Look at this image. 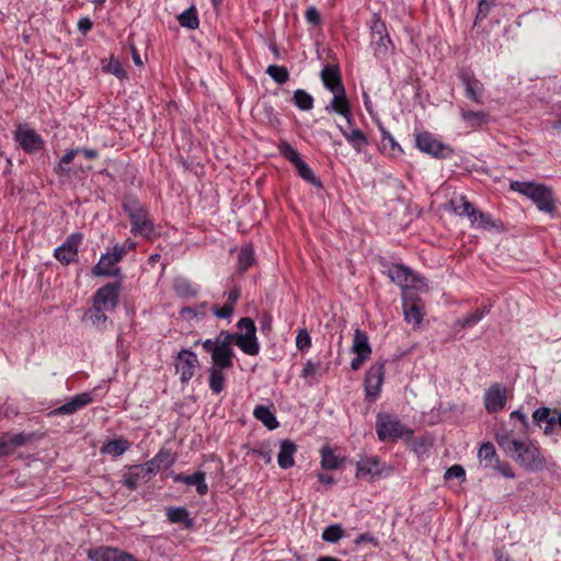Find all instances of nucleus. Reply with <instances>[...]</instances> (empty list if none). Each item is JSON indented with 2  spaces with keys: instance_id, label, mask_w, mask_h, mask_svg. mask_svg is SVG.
Returning <instances> with one entry per match:
<instances>
[{
  "instance_id": "nucleus-1",
  "label": "nucleus",
  "mask_w": 561,
  "mask_h": 561,
  "mask_svg": "<svg viewBox=\"0 0 561 561\" xmlns=\"http://www.w3.org/2000/svg\"><path fill=\"white\" fill-rule=\"evenodd\" d=\"M495 440L502 450L525 470L538 472L546 468V458L539 447L530 439H519L513 430H499Z\"/></svg>"
},
{
  "instance_id": "nucleus-2",
  "label": "nucleus",
  "mask_w": 561,
  "mask_h": 561,
  "mask_svg": "<svg viewBox=\"0 0 561 561\" xmlns=\"http://www.w3.org/2000/svg\"><path fill=\"white\" fill-rule=\"evenodd\" d=\"M240 332L230 333L231 343H236L242 352L254 356L260 352V344L256 339V327L250 318H242L237 324Z\"/></svg>"
},
{
  "instance_id": "nucleus-3",
  "label": "nucleus",
  "mask_w": 561,
  "mask_h": 561,
  "mask_svg": "<svg viewBox=\"0 0 561 561\" xmlns=\"http://www.w3.org/2000/svg\"><path fill=\"white\" fill-rule=\"evenodd\" d=\"M124 209L130 218L134 232L145 237L152 233V225L147 219V213L138 201L127 199L124 203Z\"/></svg>"
},
{
  "instance_id": "nucleus-4",
  "label": "nucleus",
  "mask_w": 561,
  "mask_h": 561,
  "mask_svg": "<svg viewBox=\"0 0 561 561\" xmlns=\"http://www.w3.org/2000/svg\"><path fill=\"white\" fill-rule=\"evenodd\" d=\"M231 345L232 343L230 333L227 331H221L218 334L217 348L214 350V354L211 355L213 366L224 368L232 367L233 350Z\"/></svg>"
},
{
  "instance_id": "nucleus-5",
  "label": "nucleus",
  "mask_w": 561,
  "mask_h": 561,
  "mask_svg": "<svg viewBox=\"0 0 561 561\" xmlns=\"http://www.w3.org/2000/svg\"><path fill=\"white\" fill-rule=\"evenodd\" d=\"M125 254V249L115 245L112 252L105 253L101 256L99 263L93 267V274L96 276H116L119 268L114 265L118 263Z\"/></svg>"
},
{
  "instance_id": "nucleus-6",
  "label": "nucleus",
  "mask_w": 561,
  "mask_h": 561,
  "mask_svg": "<svg viewBox=\"0 0 561 561\" xmlns=\"http://www.w3.org/2000/svg\"><path fill=\"white\" fill-rule=\"evenodd\" d=\"M407 432L405 426L397 419L385 416L378 420L377 434L380 440H394L401 438Z\"/></svg>"
},
{
  "instance_id": "nucleus-7",
  "label": "nucleus",
  "mask_w": 561,
  "mask_h": 561,
  "mask_svg": "<svg viewBox=\"0 0 561 561\" xmlns=\"http://www.w3.org/2000/svg\"><path fill=\"white\" fill-rule=\"evenodd\" d=\"M35 437L34 433H4L0 436V457L13 454Z\"/></svg>"
},
{
  "instance_id": "nucleus-8",
  "label": "nucleus",
  "mask_w": 561,
  "mask_h": 561,
  "mask_svg": "<svg viewBox=\"0 0 561 561\" xmlns=\"http://www.w3.org/2000/svg\"><path fill=\"white\" fill-rule=\"evenodd\" d=\"M417 148L438 158H446L451 154L453 150L443 144H440L437 139H435L431 134L423 133L416 135L415 138Z\"/></svg>"
},
{
  "instance_id": "nucleus-9",
  "label": "nucleus",
  "mask_w": 561,
  "mask_h": 561,
  "mask_svg": "<svg viewBox=\"0 0 561 561\" xmlns=\"http://www.w3.org/2000/svg\"><path fill=\"white\" fill-rule=\"evenodd\" d=\"M197 366L198 359L193 352L188 350H182L179 352L175 362V369L176 373L180 374V379L182 382H187L192 379Z\"/></svg>"
},
{
  "instance_id": "nucleus-10",
  "label": "nucleus",
  "mask_w": 561,
  "mask_h": 561,
  "mask_svg": "<svg viewBox=\"0 0 561 561\" xmlns=\"http://www.w3.org/2000/svg\"><path fill=\"white\" fill-rule=\"evenodd\" d=\"M385 378V364L374 363L365 376V391L368 397L376 398L381 389Z\"/></svg>"
},
{
  "instance_id": "nucleus-11",
  "label": "nucleus",
  "mask_w": 561,
  "mask_h": 561,
  "mask_svg": "<svg viewBox=\"0 0 561 561\" xmlns=\"http://www.w3.org/2000/svg\"><path fill=\"white\" fill-rule=\"evenodd\" d=\"M119 284H107L101 287L94 295L93 305L108 311L113 310L118 302Z\"/></svg>"
},
{
  "instance_id": "nucleus-12",
  "label": "nucleus",
  "mask_w": 561,
  "mask_h": 561,
  "mask_svg": "<svg viewBox=\"0 0 561 561\" xmlns=\"http://www.w3.org/2000/svg\"><path fill=\"white\" fill-rule=\"evenodd\" d=\"M403 313L408 323L419 327L423 319V306L414 293H405L403 296Z\"/></svg>"
},
{
  "instance_id": "nucleus-13",
  "label": "nucleus",
  "mask_w": 561,
  "mask_h": 561,
  "mask_svg": "<svg viewBox=\"0 0 561 561\" xmlns=\"http://www.w3.org/2000/svg\"><path fill=\"white\" fill-rule=\"evenodd\" d=\"M82 241V234L72 233L64 244L55 250V257L64 264L72 262L78 254V247Z\"/></svg>"
},
{
  "instance_id": "nucleus-14",
  "label": "nucleus",
  "mask_w": 561,
  "mask_h": 561,
  "mask_svg": "<svg viewBox=\"0 0 561 561\" xmlns=\"http://www.w3.org/2000/svg\"><path fill=\"white\" fill-rule=\"evenodd\" d=\"M506 401V389L499 383L492 385L485 392L484 405L490 413L502 410Z\"/></svg>"
},
{
  "instance_id": "nucleus-15",
  "label": "nucleus",
  "mask_w": 561,
  "mask_h": 561,
  "mask_svg": "<svg viewBox=\"0 0 561 561\" xmlns=\"http://www.w3.org/2000/svg\"><path fill=\"white\" fill-rule=\"evenodd\" d=\"M16 139L26 151L39 150L43 145L41 137L31 128L19 127Z\"/></svg>"
},
{
  "instance_id": "nucleus-16",
  "label": "nucleus",
  "mask_w": 561,
  "mask_h": 561,
  "mask_svg": "<svg viewBox=\"0 0 561 561\" xmlns=\"http://www.w3.org/2000/svg\"><path fill=\"white\" fill-rule=\"evenodd\" d=\"M334 94L330 105L327 106V110H332L335 113L341 114L348 124L352 121V112L350 102L346 98L345 89H340L336 92H332Z\"/></svg>"
},
{
  "instance_id": "nucleus-17",
  "label": "nucleus",
  "mask_w": 561,
  "mask_h": 561,
  "mask_svg": "<svg viewBox=\"0 0 561 561\" xmlns=\"http://www.w3.org/2000/svg\"><path fill=\"white\" fill-rule=\"evenodd\" d=\"M531 201L537 205V207L541 211L552 214L556 209V203L552 195V191L551 188L545 185L539 186L538 192L535 194Z\"/></svg>"
},
{
  "instance_id": "nucleus-18",
  "label": "nucleus",
  "mask_w": 561,
  "mask_h": 561,
  "mask_svg": "<svg viewBox=\"0 0 561 561\" xmlns=\"http://www.w3.org/2000/svg\"><path fill=\"white\" fill-rule=\"evenodd\" d=\"M459 202L460 205L455 206V210L459 211L460 215L468 216L472 224H476L479 218L480 226L486 227L489 225V217L483 213H478L472 206V204L468 202L465 196H460Z\"/></svg>"
},
{
  "instance_id": "nucleus-19",
  "label": "nucleus",
  "mask_w": 561,
  "mask_h": 561,
  "mask_svg": "<svg viewBox=\"0 0 561 561\" xmlns=\"http://www.w3.org/2000/svg\"><path fill=\"white\" fill-rule=\"evenodd\" d=\"M297 447L294 442L284 439L280 442V450L277 456L278 466L283 469H288L295 465L294 454Z\"/></svg>"
},
{
  "instance_id": "nucleus-20",
  "label": "nucleus",
  "mask_w": 561,
  "mask_h": 561,
  "mask_svg": "<svg viewBox=\"0 0 561 561\" xmlns=\"http://www.w3.org/2000/svg\"><path fill=\"white\" fill-rule=\"evenodd\" d=\"M321 79L327 89L331 92H336L344 89L337 68L325 66L321 71Z\"/></svg>"
},
{
  "instance_id": "nucleus-21",
  "label": "nucleus",
  "mask_w": 561,
  "mask_h": 561,
  "mask_svg": "<svg viewBox=\"0 0 561 561\" xmlns=\"http://www.w3.org/2000/svg\"><path fill=\"white\" fill-rule=\"evenodd\" d=\"M351 351L355 355H364L365 357H370L373 353L368 335L358 328L354 332Z\"/></svg>"
},
{
  "instance_id": "nucleus-22",
  "label": "nucleus",
  "mask_w": 561,
  "mask_h": 561,
  "mask_svg": "<svg viewBox=\"0 0 561 561\" xmlns=\"http://www.w3.org/2000/svg\"><path fill=\"white\" fill-rule=\"evenodd\" d=\"M91 402V396L89 393H81L72 398L69 402L54 410L55 414H72L78 409Z\"/></svg>"
},
{
  "instance_id": "nucleus-23",
  "label": "nucleus",
  "mask_w": 561,
  "mask_h": 561,
  "mask_svg": "<svg viewBox=\"0 0 561 561\" xmlns=\"http://www.w3.org/2000/svg\"><path fill=\"white\" fill-rule=\"evenodd\" d=\"M412 274L411 270L401 265H396L390 270L391 279L402 288V297L405 293H410L409 285Z\"/></svg>"
},
{
  "instance_id": "nucleus-24",
  "label": "nucleus",
  "mask_w": 561,
  "mask_h": 561,
  "mask_svg": "<svg viewBox=\"0 0 561 561\" xmlns=\"http://www.w3.org/2000/svg\"><path fill=\"white\" fill-rule=\"evenodd\" d=\"M341 133L345 137V139L354 147L357 152L363 150V147L367 144V138L358 128L345 129L342 126H339Z\"/></svg>"
},
{
  "instance_id": "nucleus-25",
  "label": "nucleus",
  "mask_w": 561,
  "mask_h": 561,
  "mask_svg": "<svg viewBox=\"0 0 561 561\" xmlns=\"http://www.w3.org/2000/svg\"><path fill=\"white\" fill-rule=\"evenodd\" d=\"M380 474V462L375 458L359 463L356 471L357 478L369 477V480H373L374 477H378Z\"/></svg>"
},
{
  "instance_id": "nucleus-26",
  "label": "nucleus",
  "mask_w": 561,
  "mask_h": 561,
  "mask_svg": "<svg viewBox=\"0 0 561 561\" xmlns=\"http://www.w3.org/2000/svg\"><path fill=\"white\" fill-rule=\"evenodd\" d=\"M224 367L211 366L209 368V388L216 394L220 393L225 388V370Z\"/></svg>"
},
{
  "instance_id": "nucleus-27",
  "label": "nucleus",
  "mask_w": 561,
  "mask_h": 561,
  "mask_svg": "<svg viewBox=\"0 0 561 561\" xmlns=\"http://www.w3.org/2000/svg\"><path fill=\"white\" fill-rule=\"evenodd\" d=\"M178 481H182L187 485L196 486V491L199 495H205L208 492V486L205 483V473L195 472L192 476L178 477Z\"/></svg>"
},
{
  "instance_id": "nucleus-28",
  "label": "nucleus",
  "mask_w": 561,
  "mask_h": 561,
  "mask_svg": "<svg viewBox=\"0 0 561 561\" xmlns=\"http://www.w3.org/2000/svg\"><path fill=\"white\" fill-rule=\"evenodd\" d=\"M254 416L261 421L268 430H275L278 426V422L272 411L264 407L257 405L253 412Z\"/></svg>"
},
{
  "instance_id": "nucleus-29",
  "label": "nucleus",
  "mask_w": 561,
  "mask_h": 561,
  "mask_svg": "<svg viewBox=\"0 0 561 561\" xmlns=\"http://www.w3.org/2000/svg\"><path fill=\"white\" fill-rule=\"evenodd\" d=\"M178 21L181 26L190 28V30H196L199 25V20L197 16V11L195 5H191L188 9H186L184 12H182L178 16Z\"/></svg>"
},
{
  "instance_id": "nucleus-30",
  "label": "nucleus",
  "mask_w": 561,
  "mask_h": 561,
  "mask_svg": "<svg viewBox=\"0 0 561 561\" xmlns=\"http://www.w3.org/2000/svg\"><path fill=\"white\" fill-rule=\"evenodd\" d=\"M174 290L182 298L193 297L197 294L196 287L186 278L180 277L174 280Z\"/></svg>"
},
{
  "instance_id": "nucleus-31",
  "label": "nucleus",
  "mask_w": 561,
  "mask_h": 561,
  "mask_svg": "<svg viewBox=\"0 0 561 561\" xmlns=\"http://www.w3.org/2000/svg\"><path fill=\"white\" fill-rule=\"evenodd\" d=\"M107 310L103 308H98V306L93 305V308L90 309L83 317L85 321H89L92 325L96 328H101L106 322L107 318L105 312Z\"/></svg>"
},
{
  "instance_id": "nucleus-32",
  "label": "nucleus",
  "mask_w": 561,
  "mask_h": 561,
  "mask_svg": "<svg viewBox=\"0 0 561 561\" xmlns=\"http://www.w3.org/2000/svg\"><path fill=\"white\" fill-rule=\"evenodd\" d=\"M298 172V174L310 184L316 187H322L321 181L314 175L313 171L308 167V164L301 160L296 165H294Z\"/></svg>"
},
{
  "instance_id": "nucleus-33",
  "label": "nucleus",
  "mask_w": 561,
  "mask_h": 561,
  "mask_svg": "<svg viewBox=\"0 0 561 561\" xmlns=\"http://www.w3.org/2000/svg\"><path fill=\"white\" fill-rule=\"evenodd\" d=\"M539 186L541 184H535L533 182H519L515 181L511 183V188L515 192H518L530 199L535 196V194L538 192Z\"/></svg>"
},
{
  "instance_id": "nucleus-34",
  "label": "nucleus",
  "mask_w": 561,
  "mask_h": 561,
  "mask_svg": "<svg viewBox=\"0 0 561 561\" xmlns=\"http://www.w3.org/2000/svg\"><path fill=\"white\" fill-rule=\"evenodd\" d=\"M128 448V442L125 439H114L108 442L102 447L103 454H108L112 456H119Z\"/></svg>"
},
{
  "instance_id": "nucleus-35",
  "label": "nucleus",
  "mask_w": 561,
  "mask_h": 561,
  "mask_svg": "<svg viewBox=\"0 0 561 561\" xmlns=\"http://www.w3.org/2000/svg\"><path fill=\"white\" fill-rule=\"evenodd\" d=\"M254 262L253 249L251 245L241 248L238 256V268L240 272H244Z\"/></svg>"
},
{
  "instance_id": "nucleus-36",
  "label": "nucleus",
  "mask_w": 561,
  "mask_h": 561,
  "mask_svg": "<svg viewBox=\"0 0 561 561\" xmlns=\"http://www.w3.org/2000/svg\"><path fill=\"white\" fill-rule=\"evenodd\" d=\"M294 102L302 111H309L313 106V98L300 89L294 92Z\"/></svg>"
},
{
  "instance_id": "nucleus-37",
  "label": "nucleus",
  "mask_w": 561,
  "mask_h": 561,
  "mask_svg": "<svg viewBox=\"0 0 561 561\" xmlns=\"http://www.w3.org/2000/svg\"><path fill=\"white\" fill-rule=\"evenodd\" d=\"M144 469L138 468L137 466L130 468V470L124 476V484L130 489L135 490L138 486L139 480H144V476L141 474Z\"/></svg>"
},
{
  "instance_id": "nucleus-38",
  "label": "nucleus",
  "mask_w": 561,
  "mask_h": 561,
  "mask_svg": "<svg viewBox=\"0 0 561 561\" xmlns=\"http://www.w3.org/2000/svg\"><path fill=\"white\" fill-rule=\"evenodd\" d=\"M266 72L278 84L285 83L289 78V72L284 66L271 65L267 67Z\"/></svg>"
},
{
  "instance_id": "nucleus-39",
  "label": "nucleus",
  "mask_w": 561,
  "mask_h": 561,
  "mask_svg": "<svg viewBox=\"0 0 561 561\" xmlns=\"http://www.w3.org/2000/svg\"><path fill=\"white\" fill-rule=\"evenodd\" d=\"M534 422L537 425H540L545 422L548 425L557 424V416L551 415V410L549 408H539L533 413Z\"/></svg>"
},
{
  "instance_id": "nucleus-40",
  "label": "nucleus",
  "mask_w": 561,
  "mask_h": 561,
  "mask_svg": "<svg viewBox=\"0 0 561 561\" xmlns=\"http://www.w3.org/2000/svg\"><path fill=\"white\" fill-rule=\"evenodd\" d=\"M339 463V458L333 454L330 447H323L321 449V465L324 469H336Z\"/></svg>"
},
{
  "instance_id": "nucleus-41",
  "label": "nucleus",
  "mask_w": 561,
  "mask_h": 561,
  "mask_svg": "<svg viewBox=\"0 0 561 561\" xmlns=\"http://www.w3.org/2000/svg\"><path fill=\"white\" fill-rule=\"evenodd\" d=\"M344 536L341 525L334 524L327 527L322 533V539L327 542L335 543Z\"/></svg>"
},
{
  "instance_id": "nucleus-42",
  "label": "nucleus",
  "mask_w": 561,
  "mask_h": 561,
  "mask_svg": "<svg viewBox=\"0 0 561 561\" xmlns=\"http://www.w3.org/2000/svg\"><path fill=\"white\" fill-rule=\"evenodd\" d=\"M279 151L294 165H296L299 161L302 160L299 152L294 147H291L288 142H285V141L282 142L279 145Z\"/></svg>"
},
{
  "instance_id": "nucleus-43",
  "label": "nucleus",
  "mask_w": 561,
  "mask_h": 561,
  "mask_svg": "<svg viewBox=\"0 0 561 561\" xmlns=\"http://www.w3.org/2000/svg\"><path fill=\"white\" fill-rule=\"evenodd\" d=\"M104 70L114 75L118 79L126 78V71L124 70L121 61L114 57H111L107 64L104 66Z\"/></svg>"
},
{
  "instance_id": "nucleus-44",
  "label": "nucleus",
  "mask_w": 561,
  "mask_h": 561,
  "mask_svg": "<svg viewBox=\"0 0 561 561\" xmlns=\"http://www.w3.org/2000/svg\"><path fill=\"white\" fill-rule=\"evenodd\" d=\"M371 34H373V38H376V36H382L383 34H388L386 23L381 20L380 15L377 13H375L373 16Z\"/></svg>"
},
{
  "instance_id": "nucleus-45",
  "label": "nucleus",
  "mask_w": 561,
  "mask_h": 561,
  "mask_svg": "<svg viewBox=\"0 0 561 561\" xmlns=\"http://www.w3.org/2000/svg\"><path fill=\"white\" fill-rule=\"evenodd\" d=\"M311 345V337L306 329L299 330L296 336V346L300 351L308 350Z\"/></svg>"
},
{
  "instance_id": "nucleus-46",
  "label": "nucleus",
  "mask_w": 561,
  "mask_h": 561,
  "mask_svg": "<svg viewBox=\"0 0 561 561\" xmlns=\"http://www.w3.org/2000/svg\"><path fill=\"white\" fill-rule=\"evenodd\" d=\"M479 458L482 460L492 461L496 458V451L491 443H484L479 449Z\"/></svg>"
},
{
  "instance_id": "nucleus-47",
  "label": "nucleus",
  "mask_w": 561,
  "mask_h": 561,
  "mask_svg": "<svg viewBox=\"0 0 561 561\" xmlns=\"http://www.w3.org/2000/svg\"><path fill=\"white\" fill-rule=\"evenodd\" d=\"M411 289L421 291V293L427 291L428 286H427L426 279L412 274L411 279H410V285H409V291H411Z\"/></svg>"
},
{
  "instance_id": "nucleus-48",
  "label": "nucleus",
  "mask_w": 561,
  "mask_h": 561,
  "mask_svg": "<svg viewBox=\"0 0 561 561\" xmlns=\"http://www.w3.org/2000/svg\"><path fill=\"white\" fill-rule=\"evenodd\" d=\"M137 467L144 469L141 474L145 481H148L150 477L161 468L160 463H157L153 459Z\"/></svg>"
},
{
  "instance_id": "nucleus-49",
  "label": "nucleus",
  "mask_w": 561,
  "mask_h": 561,
  "mask_svg": "<svg viewBox=\"0 0 561 561\" xmlns=\"http://www.w3.org/2000/svg\"><path fill=\"white\" fill-rule=\"evenodd\" d=\"M168 517L172 523H181L187 519L188 514L185 508H170Z\"/></svg>"
},
{
  "instance_id": "nucleus-50",
  "label": "nucleus",
  "mask_w": 561,
  "mask_h": 561,
  "mask_svg": "<svg viewBox=\"0 0 561 561\" xmlns=\"http://www.w3.org/2000/svg\"><path fill=\"white\" fill-rule=\"evenodd\" d=\"M462 117L465 121L471 122L472 125H480L485 119V115L483 112H473V111L462 112Z\"/></svg>"
},
{
  "instance_id": "nucleus-51",
  "label": "nucleus",
  "mask_w": 561,
  "mask_h": 561,
  "mask_svg": "<svg viewBox=\"0 0 561 561\" xmlns=\"http://www.w3.org/2000/svg\"><path fill=\"white\" fill-rule=\"evenodd\" d=\"M374 41L377 45V50L379 54L387 53L389 50V47L392 46L391 39L388 34H383L382 36H376Z\"/></svg>"
},
{
  "instance_id": "nucleus-52",
  "label": "nucleus",
  "mask_w": 561,
  "mask_h": 561,
  "mask_svg": "<svg viewBox=\"0 0 561 561\" xmlns=\"http://www.w3.org/2000/svg\"><path fill=\"white\" fill-rule=\"evenodd\" d=\"M321 366L320 363H313L311 360H308L305 364V367L301 373L302 378H309V377H316V375L320 371Z\"/></svg>"
},
{
  "instance_id": "nucleus-53",
  "label": "nucleus",
  "mask_w": 561,
  "mask_h": 561,
  "mask_svg": "<svg viewBox=\"0 0 561 561\" xmlns=\"http://www.w3.org/2000/svg\"><path fill=\"white\" fill-rule=\"evenodd\" d=\"M483 314L481 311L477 310L474 311L473 313H470L466 317H463L459 323L462 325V327H472L476 323H478L481 319H482Z\"/></svg>"
},
{
  "instance_id": "nucleus-54",
  "label": "nucleus",
  "mask_w": 561,
  "mask_h": 561,
  "mask_svg": "<svg viewBox=\"0 0 561 561\" xmlns=\"http://www.w3.org/2000/svg\"><path fill=\"white\" fill-rule=\"evenodd\" d=\"M233 310H234V307H232L231 304H225L224 307H221V308H217V307L214 308L213 312L218 318L228 319L233 313Z\"/></svg>"
},
{
  "instance_id": "nucleus-55",
  "label": "nucleus",
  "mask_w": 561,
  "mask_h": 561,
  "mask_svg": "<svg viewBox=\"0 0 561 561\" xmlns=\"http://www.w3.org/2000/svg\"><path fill=\"white\" fill-rule=\"evenodd\" d=\"M465 477V469L460 465H454L444 474V478L446 480L451 478H463Z\"/></svg>"
},
{
  "instance_id": "nucleus-56",
  "label": "nucleus",
  "mask_w": 561,
  "mask_h": 561,
  "mask_svg": "<svg viewBox=\"0 0 561 561\" xmlns=\"http://www.w3.org/2000/svg\"><path fill=\"white\" fill-rule=\"evenodd\" d=\"M306 20L312 25H318L321 22V15L314 7H309L306 11Z\"/></svg>"
},
{
  "instance_id": "nucleus-57",
  "label": "nucleus",
  "mask_w": 561,
  "mask_h": 561,
  "mask_svg": "<svg viewBox=\"0 0 561 561\" xmlns=\"http://www.w3.org/2000/svg\"><path fill=\"white\" fill-rule=\"evenodd\" d=\"M511 419L519 420V422H520L519 431L520 432L526 433L528 431L529 423L527 421V416L523 412H520L518 410L513 411L511 413Z\"/></svg>"
},
{
  "instance_id": "nucleus-58",
  "label": "nucleus",
  "mask_w": 561,
  "mask_h": 561,
  "mask_svg": "<svg viewBox=\"0 0 561 561\" xmlns=\"http://www.w3.org/2000/svg\"><path fill=\"white\" fill-rule=\"evenodd\" d=\"M153 460L157 462V463H160V467H168L170 466L173 460L171 458V455L169 451H160L154 458Z\"/></svg>"
},
{
  "instance_id": "nucleus-59",
  "label": "nucleus",
  "mask_w": 561,
  "mask_h": 561,
  "mask_svg": "<svg viewBox=\"0 0 561 561\" xmlns=\"http://www.w3.org/2000/svg\"><path fill=\"white\" fill-rule=\"evenodd\" d=\"M494 4V0H480L478 5V16H486L491 7Z\"/></svg>"
},
{
  "instance_id": "nucleus-60",
  "label": "nucleus",
  "mask_w": 561,
  "mask_h": 561,
  "mask_svg": "<svg viewBox=\"0 0 561 561\" xmlns=\"http://www.w3.org/2000/svg\"><path fill=\"white\" fill-rule=\"evenodd\" d=\"M497 470L506 478L514 479L515 473L508 463H497Z\"/></svg>"
},
{
  "instance_id": "nucleus-61",
  "label": "nucleus",
  "mask_w": 561,
  "mask_h": 561,
  "mask_svg": "<svg viewBox=\"0 0 561 561\" xmlns=\"http://www.w3.org/2000/svg\"><path fill=\"white\" fill-rule=\"evenodd\" d=\"M467 94L468 96L473 100L474 102L477 103H480V92L478 90H476L473 83L471 82H467Z\"/></svg>"
},
{
  "instance_id": "nucleus-62",
  "label": "nucleus",
  "mask_w": 561,
  "mask_h": 561,
  "mask_svg": "<svg viewBox=\"0 0 561 561\" xmlns=\"http://www.w3.org/2000/svg\"><path fill=\"white\" fill-rule=\"evenodd\" d=\"M368 359L369 357H365L364 355H356L351 362V368L353 370H358L363 366V364Z\"/></svg>"
},
{
  "instance_id": "nucleus-63",
  "label": "nucleus",
  "mask_w": 561,
  "mask_h": 561,
  "mask_svg": "<svg viewBox=\"0 0 561 561\" xmlns=\"http://www.w3.org/2000/svg\"><path fill=\"white\" fill-rule=\"evenodd\" d=\"M362 542H371L375 546H378V541L370 534H362L355 539L356 545H359Z\"/></svg>"
},
{
  "instance_id": "nucleus-64",
  "label": "nucleus",
  "mask_w": 561,
  "mask_h": 561,
  "mask_svg": "<svg viewBox=\"0 0 561 561\" xmlns=\"http://www.w3.org/2000/svg\"><path fill=\"white\" fill-rule=\"evenodd\" d=\"M78 27L79 30L82 32V33H87L88 31L91 30L92 27V22L90 19L88 18H82L81 20H79L78 22Z\"/></svg>"
}]
</instances>
